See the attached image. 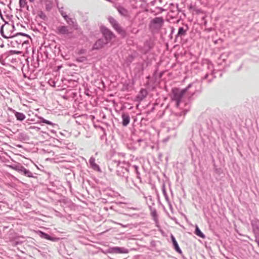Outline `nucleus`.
<instances>
[{"instance_id": "f257e3e1", "label": "nucleus", "mask_w": 259, "mask_h": 259, "mask_svg": "<svg viewBox=\"0 0 259 259\" xmlns=\"http://www.w3.org/2000/svg\"><path fill=\"white\" fill-rule=\"evenodd\" d=\"M14 26L8 23H6L1 27V33L5 38H12L15 36L14 33Z\"/></svg>"}, {"instance_id": "f03ea898", "label": "nucleus", "mask_w": 259, "mask_h": 259, "mask_svg": "<svg viewBox=\"0 0 259 259\" xmlns=\"http://www.w3.org/2000/svg\"><path fill=\"white\" fill-rule=\"evenodd\" d=\"M185 90H179L177 89L173 90V97L172 100L176 102V107H179L182 99L185 93Z\"/></svg>"}, {"instance_id": "7ed1b4c3", "label": "nucleus", "mask_w": 259, "mask_h": 259, "mask_svg": "<svg viewBox=\"0 0 259 259\" xmlns=\"http://www.w3.org/2000/svg\"><path fill=\"white\" fill-rule=\"evenodd\" d=\"M101 31L105 39V41L107 43H108L113 38L115 37V35L113 32L105 27H101Z\"/></svg>"}, {"instance_id": "20e7f679", "label": "nucleus", "mask_w": 259, "mask_h": 259, "mask_svg": "<svg viewBox=\"0 0 259 259\" xmlns=\"http://www.w3.org/2000/svg\"><path fill=\"white\" fill-rule=\"evenodd\" d=\"M108 20L112 27L118 33L123 36L125 35V31L122 28V27L114 18L110 17Z\"/></svg>"}, {"instance_id": "39448f33", "label": "nucleus", "mask_w": 259, "mask_h": 259, "mask_svg": "<svg viewBox=\"0 0 259 259\" xmlns=\"http://www.w3.org/2000/svg\"><path fill=\"white\" fill-rule=\"evenodd\" d=\"M108 43L104 41L103 39H99L96 41L93 46V49L95 50H99L102 49L105 45Z\"/></svg>"}, {"instance_id": "423d86ee", "label": "nucleus", "mask_w": 259, "mask_h": 259, "mask_svg": "<svg viewBox=\"0 0 259 259\" xmlns=\"http://www.w3.org/2000/svg\"><path fill=\"white\" fill-rule=\"evenodd\" d=\"M17 170L19 172L23 174L24 175L28 177H32V172L29 171V170L26 169L23 166H20L18 167Z\"/></svg>"}, {"instance_id": "0eeeda50", "label": "nucleus", "mask_w": 259, "mask_h": 259, "mask_svg": "<svg viewBox=\"0 0 259 259\" xmlns=\"http://www.w3.org/2000/svg\"><path fill=\"white\" fill-rule=\"evenodd\" d=\"M122 125L123 126H126L130 123V117L127 114L123 113L122 114Z\"/></svg>"}, {"instance_id": "6e6552de", "label": "nucleus", "mask_w": 259, "mask_h": 259, "mask_svg": "<svg viewBox=\"0 0 259 259\" xmlns=\"http://www.w3.org/2000/svg\"><path fill=\"white\" fill-rule=\"evenodd\" d=\"M59 32L62 34H68L71 32L69 31L68 27L67 26H61L58 28Z\"/></svg>"}, {"instance_id": "1a4fd4ad", "label": "nucleus", "mask_w": 259, "mask_h": 259, "mask_svg": "<svg viewBox=\"0 0 259 259\" xmlns=\"http://www.w3.org/2000/svg\"><path fill=\"white\" fill-rule=\"evenodd\" d=\"M171 238L172 242L173 243V245H174V246L175 247V248L176 250L178 252H179L180 253H182V250L180 249V248L179 247V245H178V243H177L175 238L174 237L173 235H171Z\"/></svg>"}, {"instance_id": "9d476101", "label": "nucleus", "mask_w": 259, "mask_h": 259, "mask_svg": "<svg viewBox=\"0 0 259 259\" xmlns=\"http://www.w3.org/2000/svg\"><path fill=\"white\" fill-rule=\"evenodd\" d=\"M14 114H15L17 119L18 120L22 121L26 117L25 115L22 113L19 112L17 111H14Z\"/></svg>"}, {"instance_id": "9b49d317", "label": "nucleus", "mask_w": 259, "mask_h": 259, "mask_svg": "<svg viewBox=\"0 0 259 259\" xmlns=\"http://www.w3.org/2000/svg\"><path fill=\"white\" fill-rule=\"evenodd\" d=\"M111 249V251L113 253H122L126 252L125 251V249H124L123 248H120L119 247H113Z\"/></svg>"}, {"instance_id": "f8f14e48", "label": "nucleus", "mask_w": 259, "mask_h": 259, "mask_svg": "<svg viewBox=\"0 0 259 259\" xmlns=\"http://www.w3.org/2000/svg\"><path fill=\"white\" fill-rule=\"evenodd\" d=\"M195 234L197 236H198L202 238H204L205 237L204 234L200 231V230L199 229V228L197 225L195 226Z\"/></svg>"}, {"instance_id": "ddd939ff", "label": "nucleus", "mask_w": 259, "mask_h": 259, "mask_svg": "<svg viewBox=\"0 0 259 259\" xmlns=\"http://www.w3.org/2000/svg\"><path fill=\"white\" fill-rule=\"evenodd\" d=\"M43 235L44 238L45 239L52 241H58L59 240V238H56V237H52L50 236H49L48 234L42 233Z\"/></svg>"}, {"instance_id": "4468645a", "label": "nucleus", "mask_w": 259, "mask_h": 259, "mask_svg": "<svg viewBox=\"0 0 259 259\" xmlns=\"http://www.w3.org/2000/svg\"><path fill=\"white\" fill-rule=\"evenodd\" d=\"M153 23L158 24V26L160 27L163 23V20L162 18L157 17L153 20Z\"/></svg>"}, {"instance_id": "2eb2a0df", "label": "nucleus", "mask_w": 259, "mask_h": 259, "mask_svg": "<svg viewBox=\"0 0 259 259\" xmlns=\"http://www.w3.org/2000/svg\"><path fill=\"white\" fill-rule=\"evenodd\" d=\"M118 12L122 15L126 16L128 14L127 11L123 7H119L117 8Z\"/></svg>"}, {"instance_id": "dca6fc26", "label": "nucleus", "mask_w": 259, "mask_h": 259, "mask_svg": "<svg viewBox=\"0 0 259 259\" xmlns=\"http://www.w3.org/2000/svg\"><path fill=\"white\" fill-rule=\"evenodd\" d=\"M186 33V30H184L183 27H180L179 28L177 36H184Z\"/></svg>"}, {"instance_id": "f3484780", "label": "nucleus", "mask_w": 259, "mask_h": 259, "mask_svg": "<svg viewBox=\"0 0 259 259\" xmlns=\"http://www.w3.org/2000/svg\"><path fill=\"white\" fill-rule=\"evenodd\" d=\"M27 4L26 0H19V5L20 7L24 8Z\"/></svg>"}, {"instance_id": "a211bd4d", "label": "nucleus", "mask_w": 259, "mask_h": 259, "mask_svg": "<svg viewBox=\"0 0 259 259\" xmlns=\"http://www.w3.org/2000/svg\"><path fill=\"white\" fill-rule=\"evenodd\" d=\"M42 122L47 124L48 125H52L53 124V123L50 121L46 120L44 118L42 119Z\"/></svg>"}, {"instance_id": "6ab92c4d", "label": "nucleus", "mask_w": 259, "mask_h": 259, "mask_svg": "<svg viewBox=\"0 0 259 259\" xmlns=\"http://www.w3.org/2000/svg\"><path fill=\"white\" fill-rule=\"evenodd\" d=\"M64 18L69 25H73V21L71 19H69V20H68L67 17H64Z\"/></svg>"}, {"instance_id": "aec40b11", "label": "nucleus", "mask_w": 259, "mask_h": 259, "mask_svg": "<svg viewBox=\"0 0 259 259\" xmlns=\"http://www.w3.org/2000/svg\"><path fill=\"white\" fill-rule=\"evenodd\" d=\"M255 241L257 242V243L258 244V245L259 246V236L256 237Z\"/></svg>"}, {"instance_id": "412c9836", "label": "nucleus", "mask_w": 259, "mask_h": 259, "mask_svg": "<svg viewBox=\"0 0 259 259\" xmlns=\"http://www.w3.org/2000/svg\"><path fill=\"white\" fill-rule=\"evenodd\" d=\"M97 168H99V167L98 165L95 164L94 165V169H96Z\"/></svg>"}, {"instance_id": "4be33fe9", "label": "nucleus", "mask_w": 259, "mask_h": 259, "mask_svg": "<svg viewBox=\"0 0 259 259\" xmlns=\"http://www.w3.org/2000/svg\"><path fill=\"white\" fill-rule=\"evenodd\" d=\"M30 2H33L34 0H29Z\"/></svg>"}, {"instance_id": "5701e85b", "label": "nucleus", "mask_w": 259, "mask_h": 259, "mask_svg": "<svg viewBox=\"0 0 259 259\" xmlns=\"http://www.w3.org/2000/svg\"><path fill=\"white\" fill-rule=\"evenodd\" d=\"M41 2H42L43 0H40Z\"/></svg>"}]
</instances>
